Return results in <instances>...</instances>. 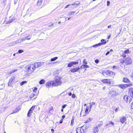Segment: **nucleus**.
Returning a JSON list of instances; mask_svg holds the SVG:
<instances>
[{
	"mask_svg": "<svg viewBox=\"0 0 133 133\" xmlns=\"http://www.w3.org/2000/svg\"><path fill=\"white\" fill-rule=\"evenodd\" d=\"M35 68L34 64H31L25 67V71L28 74H31L34 72Z\"/></svg>",
	"mask_w": 133,
	"mask_h": 133,
	"instance_id": "f257e3e1",
	"label": "nucleus"
},
{
	"mask_svg": "<svg viewBox=\"0 0 133 133\" xmlns=\"http://www.w3.org/2000/svg\"><path fill=\"white\" fill-rule=\"evenodd\" d=\"M61 78L58 76H57L55 77V80L53 82L54 84L57 86L61 84L62 82L60 81Z\"/></svg>",
	"mask_w": 133,
	"mask_h": 133,
	"instance_id": "f03ea898",
	"label": "nucleus"
},
{
	"mask_svg": "<svg viewBox=\"0 0 133 133\" xmlns=\"http://www.w3.org/2000/svg\"><path fill=\"white\" fill-rule=\"evenodd\" d=\"M46 86L47 88L52 87H53L56 86V85L54 84L53 81H49L46 84Z\"/></svg>",
	"mask_w": 133,
	"mask_h": 133,
	"instance_id": "7ed1b4c3",
	"label": "nucleus"
},
{
	"mask_svg": "<svg viewBox=\"0 0 133 133\" xmlns=\"http://www.w3.org/2000/svg\"><path fill=\"white\" fill-rule=\"evenodd\" d=\"M105 40L104 39H102L101 40V43H99L98 44H96L95 45H93V47H97L98 46H100L102 45H104L106 43V41H104Z\"/></svg>",
	"mask_w": 133,
	"mask_h": 133,
	"instance_id": "20e7f679",
	"label": "nucleus"
},
{
	"mask_svg": "<svg viewBox=\"0 0 133 133\" xmlns=\"http://www.w3.org/2000/svg\"><path fill=\"white\" fill-rule=\"evenodd\" d=\"M44 63V62H36L33 64L35 67V68H36L42 66Z\"/></svg>",
	"mask_w": 133,
	"mask_h": 133,
	"instance_id": "39448f33",
	"label": "nucleus"
},
{
	"mask_svg": "<svg viewBox=\"0 0 133 133\" xmlns=\"http://www.w3.org/2000/svg\"><path fill=\"white\" fill-rule=\"evenodd\" d=\"M111 79H104L102 80L101 82L103 83L108 84L109 85L111 84Z\"/></svg>",
	"mask_w": 133,
	"mask_h": 133,
	"instance_id": "423d86ee",
	"label": "nucleus"
},
{
	"mask_svg": "<svg viewBox=\"0 0 133 133\" xmlns=\"http://www.w3.org/2000/svg\"><path fill=\"white\" fill-rule=\"evenodd\" d=\"M125 63L127 65L130 64L131 63V60L130 58L127 57L125 59Z\"/></svg>",
	"mask_w": 133,
	"mask_h": 133,
	"instance_id": "0eeeda50",
	"label": "nucleus"
},
{
	"mask_svg": "<svg viewBox=\"0 0 133 133\" xmlns=\"http://www.w3.org/2000/svg\"><path fill=\"white\" fill-rule=\"evenodd\" d=\"M79 69L80 68L78 67L71 69L70 70V71L72 72H74L78 71Z\"/></svg>",
	"mask_w": 133,
	"mask_h": 133,
	"instance_id": "6e6552de",
	"label": "nucleus"
},
{
	"mask_svg": "<svg viewBox=\"0 0 133 133\" xmlns=\"http://www.w3.org/2000/svg\"><path fill=\"white\" fill-rule=\"evenodd\" d=\"M92 131L93 133H98L99 130L97 127H94L93 128Z\"/></svg>",
	"mask_w": 133,
	"mask_h": 133,
	"instance_id": "1a4fd4ad",
	"label": "nucleus"
},
{
	"mask_svg": "<svg viewBox=\"0 0 133 133\" xmlns=\"http://www.w3.org/2000/svg\"><path fill=\"white\" fill-rule=\"evenodd\" d=\"M126 120V117H123L120 118V121L122 123H124V122Z\"/></svg>",
	"mask_w": 133,
	"mask_h": 133,
	"instance_id": "9d476101",
	"label": "nucleus"
},
{
	"mask_svg": "<svg viewBox=\"0 0 133 133\" xmlns=\"http://www.w3.org/2000/svg\"><path fill=\"white\" fill-rule=\"evenodd\" d=\"M129 86V85L128 84H122L119 85V87L123 89H124L127 88Z\"/></svg>",
	"mask_w": 133,
	"mask_h": 133,
	"instance_id": "9b49d317",
	"label": "nucleus"
},
{
	"mask_svg": "<svg viewBox=\"0 0 133 133\" xmlns=\"http://www.w3.org/2000/svg\"><path fill=\"white\" fill-rule=\"evenodd\" d=\"M21 109V108L19 107H18L16 108L13 111V112L11 113V114H12L14 113H15L19 111Z\"/></svg>",
	"mask_w": 133,
	"mask_h": 133,
	"instance_id": "f8f14e48",
	"label": "nucleus"
},
{
	"mask_svg": "<svg viewBox=\"0 0 133 133\" xmlns=\"http://www.w3.org/2000/svg\"><path fill=\"white\" fill-rule=\"evenodd\" d=\"M114 124L113 122L110 121L108 122V123L106 125V126H109L108 127H111L112 125L113 126Z\"/></svg>",
	"mask_w": 133,
	"mask_h": 133,
	"instance_id": "ddd939ff",
	"label": "nucleus"
},
{
	"mask_svg": "<svg viewBox=\"0 0 133 133\" xmlns=\"http://www.w3.org/2000/svg\"><path fill=\"white\" fill-rule=\"evenodd\" d=\"M114 73L112 71L108 70V75L107 76H112L114 74Z\"/></svg>",
	"mask_w": 133,
	"mask_h": 133,
	"instance_id": "4468645a",
	"label": "nucleus"
},
{
	"mask_svg": "<svg viewBox=\"0 0 133 133\" xmlns=\"http://www.w3.org/2000/svg\"><path fill=\"white\" fill-rule=\"evenodd\" d=\"M24 40L23 39V38H22L21 39H19L16 41L14 42V43H15V44L20 43L22 42Z\"/></svg>",
	"mask_w": 133,
	"mask_h": 133,
	"instance_id": "2eb2a0df",
	"label": "nucleus"
},
{
	"mask_svg": "<svg viewBox=\"0 0 133 133\" xmlns=\"http://www.w3.org/2000/svg\"><path fill=\"white\" fill-rule=\"evenodd\" d=\"M109 94H110L112 96H114L116 95V91H112L109 92Z\"/></svg>",
	"mask_w": 133,
	"mask_h": 133,
	"instance_id": "dca6fc26",
	"label": "nucleus"
},
{
	"mask_svg": "<svg viewBox=\"0 0 133 133\" xmlns=\"http://www.w3.org/2000/svg\"><path fill=\"white\" fill-rule=\"evenodd\" d=\"M95 104V103L94 102H92V103H90V107H89V112L90 111H91V108L92 107V106L94 105Z\"/></svg>",
	"mask_w": 133,
	"mask_h": 133,
	"instance_id": "f3484780",
	"label": "nucleus"
},
{
	"mask_svg": "<svg viewBox=\"0 0 133 133\" xmlns=\"http://www.w3.org/2000/svg\"><path fill=\"white\" fill-rule=\"evenodd\" d=\"M15 78L14 76H12L11 77L9 81V82H10V83H12L14 82V80L15 79Z\"/></svg>",
	"mask_w": 133,
	"mask_h": 133,
	"instance_id": "a211bd4d",
	"label": "nucleus"
},
{
	"mask_svg": "<svg viewBox=\"0 0 133 133\" xmlns=\"http://www.w3.org/2000/svg\"><path fill=\"white\" fill-rule=\"evenodd\" d=\"M31 35H29L28 36L25 37L24 38H23V40H25L26 39L28 40H30L31 39Z\"/></svg>",
	"mask_w": 133,
	"mask_h": 133,
	"instance_id": "6ab92c4d",
	"label": "nucleus"
},
{
	"mask_svg": "<svg viewBox=\"0 0 133 133\" xmlns=\"http://www.w3.org/2000/svg\"><path fill=\"white\" fill-rule=\"evenodd\" d=\"M123 82L125 83H129L130 82L129 80L126 78H124L123 79Z\"/></svg>",
	"mask_w": 133,
	"mask_h": 133,
	"instance_id": "aec40b11",
	"label": "nucleus"
},
{
	"mask_svg": "<svg viewBox=\"0 0 133 133\" xmlns=\"http://www.w3.org/2000/svg\"><path fill=\"white\" fill-rule=\"evenodd\" d=\"M80 3V2L79 1H77L75 2L74 3L71 4L72 5H79Z\"/></svg>",
	"mask_w": 133,
	"mask_h": 133,
	"instance_id": "412c9836",
	"label": "nucleus"
},
{
	"mask_svg": "<svg viewBox=\"0 0 133 133\" xmlns=\"http://www.w3.org/2000/svg\"><path fill=\"white\" fill-rule=\"evenodd\" d=\"M102 73L103 76H105V75H107V76L108 70L106 71L104 70L102 71Z\"/></svg>",
	"mask_w": 133,
	"mask_h": 133,
	"instance_id": "4be33fe9",
	"label": "nucleus"
},
{
	"mask_svg": "<svg viewBox=\"0 0 133 133\" xmlns=\"http://www.w3.org/2000/svg\"><path fill=\"white\" fill-rule=\"evenodd\" d=\"M103 122L102 121H101L97 125L96 127H97V128L98 127H99L101 126L103 124Z\"/></svg>",
	"mask_w": 133,
	"mask_h": 133,
	"instance_id": "5701e85b",
	"label": "nucleus"
},
{
	"mask_svg": "<svg viewBox=\"0 0 133 133\" xmlns=\"http://www.w3.org/2000/svg\"><path fill=\"white\" fill-rule=\"evenodd\" d=\"M32 111L29 110L27 114L28 116L29 117H30L32 115Z\"/></svg>",
	"mask_w": 133,
	"mask_h": 133,
	"instance_id": "b1692460",
	"label": "nucleus"
},
{
	"mask_svg": "<svg viewBox=\"0 0 133 133\" xmlns=\"http://www.w3.org/2000/svg\"><path fill=\"white\" fill-rule=\"evenodd\" d=\"M76 133H82L81 129L80 128H78L76 130Z\"/></svg>",
	"mask_w": 133,
	"mask_h": 133,
	"instance_id": "393cba45",
	"label": "nucleus"
},
{
	"mask_svg": "<svg viewBox=\"0 0 133 133\" xmlns=\"http://www.w3.org/2000/svg\"><path fill=\"white\" fill-rule=\"evenodd\" d=\"M129 98H130L129 97H128L127 95H125L124 97L123 98L124 100L126 102H127Z\"/></svg>",
	"mask_w": 133,
	"mask_h": 133,
	"instance_id": "a878e982",
	"label": "nucleus"
},
{
	"mask_svg": "<svg viewBox=\"0 0 133 133\" xmlns=\"http://www.w3.org/2000/svg\"><path fill=\"white\" fill-rule=\"evenodd\" d=\"M89 109V106H88L87 107L85 110V114H88L89 113V111L88 112V110Z\"/></svg>",
	"mask_w": 133,
	"mask_h": 133,
	"instance_id": "bb28decb",
	"label": "nucleus"
},
{
	"mask_svg": "<svg viewBox=\"0 0 133 133\" xmlns=\"http://www.w3.org/2000/svg\"><path fill=\"white\" fill-rule=\"evenodd\" d=\"M42 0H38L37 3V5H40L42 4Z\"/></svg>",
	"mask_w": 133,
	"mask_h": 133,
	"instance_id": "cd10ccee",
	"label": "nucleus"
},
{
	"mask_svg": "<svg viewBox=\"0 0 133 133\" xmlns=\"http://www.w3.org/2000/svg\"><path fill=\"white\" fill-rule=\"evenodd\" d=\"M92 119V118L89 117V119L87 120V121L85 122V123H88L89 122H90L91 121Z\"/></svg>",
	"mask_w": 133,
	"mask_h": 133,
	"instance_id": "c85d7f7f",
	"label": "nucleus"
},
{
	"mask_svg": "<svg viewBox=\"0 0 133 133\" xmlns=\"http://www.w3.org/2000/svg\"><path fill=\"white\" fill-rule=\"evenodd\" d=\"M45 83V81L43 79H42L39 82V83L40 84H43Z\"/></svg>",
	"mask_w": 133,
	"mask_h": 133,
	"instance_id": "c756f323",
	"label": "nucleus"
},
{
	"mask_svg": "<svg viewBox=\"0 0 133 133\" xmlns=\"http://www.w3.org/2000/svg\"><path fill=\"white\" fill-rule=\"evenodd\" d=\"M129 92L130 95L132 93H133V89L132 88H129Z\"/></svg>",
	"mask_w": 133,
	"mask_h": 133,
	"instance_id": "7c9ffc66",
	"label": "nucleus"
},
{
	"mask_svg": "<svg viewBox=\"0 0 133 133\" xmlns=\"http://www.w3.org/2000/svg\"><path fill=\"white\" fill-rule=\"evenodd\" d=\"M58 58V57H54V58H51V59L50 61H55Z\"/></svg>",
	"mask_w": 133,
	"mask_h": 133,
	"instance_id": "2f4dec72",
	"label": "nucleus"
},
{
	"mask_svg": "<svg viewBox=\"0 0 133 133\" xmlns=\"http://www.w3.org/2000/svg\"><path fill=\"white\" fill-rule=\"evenodd\" d=\"M17 71H18V69H16L14 70H11L10 71V74H12L13 73H14L15 72Z\"/></svg>",
	"mask_w": 133,
	"mask_h": 133,
	"instance_id": "473e14b6",
	"label": "nucleus"
},
{
	"mask_svg": "<svg viewBox=\"0 0 133 133\" xmlns=\"http://www.w3.org/2000/svg\"><path fill=\"white\" fill-rule=\"evenodd\" d=\"M73 65L72 62H71L68 64L67 67H71Z\"/></svg>",
	"mask_w": 133,
	"mask_h": 133,
	"instance_id": "72a5a7b5",
	"label": "nucleus"
},
{
	"mask_svg": "<svg viewBox=\"0 0 133 133\" xmlns=\"http://www.w3.org/2000/svg\"><path fill=\"white\" fill-rule=\"evenodd\" d=\"M27 83V82L26 81H22V82L21 83H20V85L21 86H22V85H23L24 84H25L26 83Z\"/></svg>",
	"mask_w": 133,
	"mask_h": 133,
	"instance_id": "f704fd0d",
	"label": "nucleus"
},
{
	"mask_svg": "<svg viewBox=\"0 0 133 133\" xmlns=\"http://www.w3.org/2000/svg\"><path fill=\"white\" fill-rule=\"evenodd\" d=\"M35 107V106H32L31 108L29 109V110L32 111V110H34Z\"/></svg>",
	"mask_w": 133,
	"mask_h": 133,
	"instance_id": "c9c22d12",
	"label": "nucleus"
},
{
	"mask_svg": "<svg viewBox=\"0 0 133 133\" xmlns=\"http://www.w3.org/2000/svg\"><path fill=\"white\" fill-rule=\"evenodd\" d=\"M129 49H127L124 51V52L125 54H128L129 53Z\"/></svg>",
	"mask_w": 133,
	"mask_h": 133,
	"instance_id": "e433bc0d",
	"label": "nucleus"
},
{
	"mask_svg": "<svg viewBox=\"0 0 133 133\" xmlns=\"http://www.w3.org/2000/svg\"><path fill=\"white\" fill-rule=\"evenodd\" d=\"M35 95V94H31L30 96V97L31 98H32L33 97H34Z\"/></svg>",
	"mask_w": 133,
	"mask_h": 133,
	"instance_id": "4c0bfd02",
	"label": "nucleus"
},
{
	"mask_svg": "<svg viewBox=\"0 0 133 133\" xmlns=\"http://www.w3.org/2000/svg\"><path fill=\"white\" fill-rule=\"evenodd\" d=\"M73 64V65H76L78 63V62H72Z\"/></svg>",
	"mask_w": 133,
	"mask_h": 133,
	"instance_id": "58836bf2",
	"label": "nucleus"
},
{
	"mask_svg": "<svg viewBox=\"0 0 133 133\" xmlns=\"http://www.w3.org/2000/svg\"><path fill=\"white\" fill-rule=\"evenodd\" d=\"M83 66L84 68H89V65H83Z\"/></svg>",
	"mask_w": 133,
	"mask_h": 133,
	"instance_id": "ea45409f",
	"label": "nucleus"
},
{
	"mask_svg": "<svg viewBox=\"0 0 133 133\" xmlns=\"http://www.w3.org/2000/svg\"><path fill=\"white\" fill-rule=\"evenodd\" d=\"M74 119H72L71 120V125H72L74 123Z\"/></svg>",
	"mask_w": 133,
	"mask_h": 133,
	"instance_id": "a19ab883",
	"label": "nucleus"
},
{
	"mask_svg": "<svg viewBox=\"0 0 133 133\" xmlns=\"http://www.w3.org/2000/svg\"><path fill=\"white\" fill-rule=\"evenodd\" d=\"M23 51L22 50H19L18 51V52L19 53H21L23 52Z\"/></svg>",
	"mask_w": 133,
	"mask_h": 133,
	"instance_id": "79ce46f5",
	"label": "nucleus"
},
{
	"mask_svg": "<svg viewBox=\"0 0 133 133\" xmlns=\"http://www.w3.org/2000/svg\"><path fill=\"white\" fill-rule=\"evenodd\" d=\"M73 14L72 11L68 13V15H72Z\"/></svg>",
	"mask_w": 133,
	"mask_h": 133,
	"instance_id": "37998d69",
	"label": "nucleus"
},
{
	"mask_svg": "<svg viewBox=\"0 0 133 133\" xmlns=\"http://www.w3.org/2000/svg\"><path fill=\"white\" fill-rule=\"evenodd\" d=\"M120 62L121 63L123 64L124 63H125V60H121L120 61Z\"/></svg>",
	"mask_w": 133,
	"mask_h": 133,
	"instance_id": "c03bdc74",
	"label": "nucleus"
},
{
	"mask_svg": "<svg viewBox=\"0 0 133 133\" xmlns=\"http://www.w3.org/2000/svg\"><path fill=\"white\" fill-rule=\"evenodd\" d=\"M37 90V88H35L33 90V91L34 92H35Z\"/></svg>",
	"mask_w": 133,
	"mask_h": 133,
	"instance_id": "a18cd8bd",
	"label": "nucleus"
},
{
	"mask_svg": "<svg viewBox=\"0 0 133 133\" xmlns=\"http://www.w3.org/2000/svg\"><path fill=\"white\" fill-rule=\"evenodd\" d=\"M71 5H72L71 4H68L66 7H65L64 8L66 9V8H67L69 6H71Z\"/></svg>",
	"mask_w": 133,
	"mask_h": 133,
	"instance_id": "49530a36",
	"label": "nucleus"
},
{
	"mask_svg": "<svg viewBox=\"0 0 133 133\" xmlns=\"http://www.w3.org/2000/svg\"><path fill=\"white\" fill-rule=\"evenodd\" d=\"M126 54L124 52L122 54V56L124 57H125L126 56Z\"/></svg>",
	"mask_w": 133,
	"mask_h": 133,
	"instance_id": "de8ad7c7",
	"label": "nucleus"
},
{
	"mask_svg": "<svg viewBox=\"0 0 133 133\" xmlns=\"http://www.w3.org/2000/svg\"><path fill=\"white\" fill-rule=\"evenodd\" d=\"M66 105H67L66 104H64L62 106V108L63 109L64 108Z\"/></svg>",
	"mask_w": 133,
	"mask_h": 133,
	"instance_id": "09e8293b",
	"label": "nucleus"
},
{
	"mask_svg": "<svg viewBox=\"0 0 133 133\" xmlns=\"http://www.w3.org/2000/svg\"><path fill=\"white\" fill-rule=\"evenodd\" d=\"M99 60L97 59H96L95 61V62L96 63H98L99 62Z\"/></svg>",
	"mask_w": 133,
	"mask_h": 133,
	"instance_id": "8fccbe9b",
	"label": "nucleus"
},
{
	"mask_svg": "<svg viewBox=\"0 0 133 133\" xmlns=\"http://www.w3.org/2000/svg\"><path fill=\"white\" fill-rule=\"evenodd\" d=\"M83 63H84L85 64H87V61H85V59H84V61H83Z\"/></svg>",
	"mask_w": 133,
	"mask_h": 133,
	"instance_id": "3c124183",
	"label": "nucleus"
},
{
	"mask_svg": "<svg viewBox=\"0 0 133 133\" xmlns=\"http://www.w3.org/2000/svg\"><path fill=\"white\" fill-rule=\"evenodd\" d=\"M110 53V51H108L105 54V55L106 56H107L108 55V54H109Z\"/></svg>",
	"mask_w": 133,
	"mask_h": 133,
	"instance_id": "603ef678",
	"label": "nucleus"
},
{
	"mask_svg": "<svg viewBox=\"0 0 133 133\" xmlns=\"http://www.w3.org/2000/svg\"><path fill=\"white\" fill-rule=\"evenodd\" d=\"M110 2L108 1H107V5L108 6L110 4Z\"/></svg>",
	"mask_w": 133,
	"mask_h": 133,
	"instance_id": "864d4df0",
	"label": "nucleus"
},
{
	"mask_svg": "<svg viewBox=\"0 0 133 133\" xmlns=\"http://www.w3.org/2000/svg\"><path fill=\"white\" fill-rule=\"evenodd\" d=\"M72 97L73 98H75V95L74 94H73L72 95Z\"/></svg>",
	"mask_w": 133,
	"mask_h": 133,
	"instance_id": "5fc2aeb1",
	"label": "nucleus"
},
{
	"mask_svg": "<svg viewBox=\"0 0 133 133\" xmlns=\"http://www.w3.org/2000/svg\"><path fill=\"white\" fill-rule=\"evenodd\" d=\"M12 84V83H10V82H9V83H8V85L9 86H11V84Z\"/></svg>",
	"mask_w": 133,
	"mask_h": 133,
	"instance_id": "6e6d98bb",
	"label": "nucleus"
},
{
	"mask_svg": "<svg viewBox=\"0 0 133 133\" xmlns=\"http://www.w3.org/2000/svg\"><path fill=\"white\" fill-rule=\"evenodd\" d=\"M131 108L133 109V102L132 103L131 105Z\"/></svg>",
	"mask_w": 133,
	"mask_h": 133,
	"instance_id": "4d7b16f0",
	"label": "nucleus"
},
{
	"mask_svg": "<svg viewBox=\"0 0 133 133\" xmlns=\"http://www.w3.org/2000/svg\"><path fill=\"white\" fill-rule=\"evenodd\" d=\"M60 63V62L59 61H56V62H54L53 63L54 64H55V63Z\"/></svg>",
	"mask_w": 133,
	"mask_h": 133,
	"instance_id": "13d9d810",
	"label": "nucleus"
},
{
	"mask_svg": "<svg viewBox=\"0 0 133 133\" xmlns=\"http://www.w3.org/2000/svg\"><path fill=\"white\" fill-rule=\"evenodd\" d=\"M51 132L52 133H54V130L53 129H51Z\"/></svg>",
	"mask_w": 133,
	"mask_h": 133,
	"instance_id": "bf43d9fd",
	"label": "nucleus"
},
{
	"mask_svg": "<svg viewBox=\"0 0 133 133\" xmlns=\"http://www.w3.org/2000/svg\"><path fill=\"white\" fill-rule=\"evenodd\" d=\"M63 119H61L60 121H59V123H60V124H61L63 122Z\"/></svg>",
	"mask_w": 133,
	"mask_h": 133,
	"instance_id": "052dcab7",
	"label": "nucleus"
},
{
	"mask_svg": "<svg viewBox=\"0 0 133 133\" xmlns=\"http://www.w3.org/2000/svg\"><path fill=\"white\" fill-rule=\"evenodd\" d=\"M65 116L64 115H63L62 116V119L63 120V119L65 118Z\"/></svg>",
	"mask_w": 133,
	"mask_h": 133,
	"instance_id": "680f3d73",
	"label": "nucleus"
},
{
	"mask_svg": "<svg viewBox=\"0 0 133 133\" xmlns=\"http://www.w3.org/2000/svg\"><path fill=\"white\" fill-rule=\"evenodd\" d=\"M68 95L69 96H71V95H72V94L71 92H69L68 93Z\"/></svg>",
	"mask_w": 133,
	"mask_h": 133,
	"instance_id": "e2e57ef3",
	"label": "nucleus"
},
{
	"mask_svg": "<svg viewBox=\"0 0 133 133\" xmlns=\"http://www.w3.org/2000/svg\"><path fill=\"white\" fill-rule=\"evenodd\" d=\"M11 22V21H9L7 22L6 23H7V24H8L9 23H10Z\"/></svg>",
	"mask_w": 133,
	"mask_h": 133,
	"instance_id": "0e129e2a",
	"label": "nucleus"
},
{
	"mask_svg": "<svg viewBox=\"0 0 133 133\" xmlns=\"http://www.w3.org/2000/svg\"><path fill=\"white\" fill-rule=\"evenodd\" d=\"M17 1L16 0L14 1V4H15L17 3Z\"/></svg>",
	"mask_w": 133,
	"mask_h": 133,
	"instance_id": "69168bd1",
	"label": "nucleus"
},
{
	"mask_svg": "<svg viewBox=\"0 0 133 133\" xmlns=\"http://www.w3.org/2000/svg\"><path fill=\"white\" fill-rule=\"evenodd\" d=\"M75 5L74 6V8H76L78 6V5Z\"/></svg>",
	"mask_w": 133,
	"mask_h": 133,
	"instance_id": "338daca9",
	"label": "nucleus"
},
{
	"mask_svg": "<svg viewBox=\"0 0 133 133\" xmlns=\"http://www.w3.org/2000/svg\"><path fill=\"white\" fill-rule=\"evenodd\" d=\"M117 67V66H114L113 67V69Z\"/></svg>",
	"mask_w": 133,
	"mask_h": 133,
	"instance_id": "774afa93",
	"label": "nucleus"
}]
</instances>
